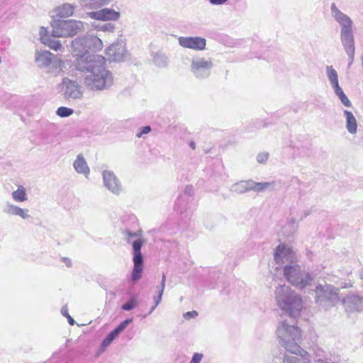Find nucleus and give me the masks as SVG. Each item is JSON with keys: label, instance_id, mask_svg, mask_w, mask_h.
<instances>
[{"label": "nucleus", "instance_id": "1", "mask_svg": "<svg viewBox=\"0 0 363 363\" xmlns=\"http://www.w3.org/2000/svg\"><path fill=\"white\" fill-rule=\"evenodd\" d=\"M106 60L101 55L87 59H79L76 69L85 74L84 85L91 90L101 91L113 84L112 74L106 68Z\"/></svg>", "mask_w": 363, "mask_h": 363}, {"label": "nucleus", "instance_id": "2", "mask_svg": "<svg viewBox=\"0 0 363 363\" xmlns=\"http://www.w3.org/2000/svg\"><path fill=\"white\" fill-rule=\"evenodd\" d=\"M331 16L339 23L341 27L340 40L345 52L348 55V67H350L354 58V40L352 29V21L351 18L342 13L335 5L331 4Z\"/></svg>", "mask_w": 363, "mask_h": 363}, {"label": "nucleus", "instance_id": "3", "mask_svg": "<svg viewBox=\"0 0 363 363\" xmlns=\"http://www.w3.org/2000/svg\"><path fill=\"white\" fill-rule=\"evenodd\" d=\"M274 298L278 307L291 317H297L303 308L301 296L289 286L281 284L276 287Z\"/></svg>", "mask_w": 363, "mask_h": 363}, {"label": "nucleus", "instance_id": "4", "mask_svg": "<svg viewBox=\"0 0 363 363\" xmlns=\"http://www.w3.org/2000/svg\"><path fill=\"white\" fill-rule=\"evenodd\" d=\"M125 240L128 243H132L133 269L131 272V279L136 282L142 277L143 271V257L141 253V247L145 244V240L141 238V231L131 233L127 230L125 233Z\"/></svg>", "mask_w": 363, "mask_h": 363}, {"label": "nucleus", "instance_id": "5", "mask_svg": "<svg viewBox=\"0 0 363 363\" xmlns=\"http://www.w3.org/2000/svg\"><path fill=\"white\" fill-rule=\"evenodd\" d=\"M284 276L292 286L298 289L310 286L314 281V277L297 263L284 268Z\"/></svg>", "mask_w": 363, "mask_h": 363}, {"label": "nucleus", "instance_id": "6", "mask_svg": "<svg viewBox=\"0 0 363 363\" xmlns=\"http://www.w3.org/2000/svg\"><path fill=\"white\" fill-rule=\"evenodd\" d=\"M50 26L53 37L71 38L84 30L85 23L74 19L54 20Z\"/></svg>", "mask_w": 363, "mask_h": 363}, {"label": "nucleus", "instance_id": "7", "mask_svg": "<svg viewBox=\"0 0 363 363\" xmlns=\"http://www.w3.org/2000/svg\"><path fill=\"white\" fill-rule=\"evenodd\" d=\"M340 289L332 284H318L315 289V301L319 306H335L340 300Z\"/></svg>", "mask_w": 363, "mask_h": 363}, {"label": "nucleus", "instance_id": "8", "mask_svg": "<svg viewBox=\"0 0 363 363\" xmlns=\"http://www.w3.org/2000/svg\"><path fill=\"white\" fill-rule=\"evenodd\" d=\"M35 62L40 67L53 69L55 76L60 74L64 67V62L48 50H36L35 52Z\"/></svg>", "mask_w": 363, "mask_h": 363}, {"label": "nucleus", "instance_id": "9", "mask_svg": "<svg viewBox=\"0 0 363 363\" xmlns=\"http://www.w3.org/2000/svg\"><path fill=\"white\" fill-rule=\"evenodd\" d=\"M213 67V62L211 58L197 56L191 59L190 71L195 78L204 79L211 75Z\"/></svg>", "mask_w": 363, "mask_h": 363}, {"label": "nucleus", "instance_id": "10", "mask_svg": "<svg viewBox=\"0 0 363 363\" xmlns=\"http://www.w3.org/2000/svg\"><path fill=\"white\" fill-rule=\"evenodd\" d=\"M274 259L277 264L284 269L286 266L296 264L298 257L289 246L279 244L275 249Z\"/></svg>", "mask_w": 363, "mask_h": 363}, {"label": "nucleus", "instance_id": "11", "mask_svg": "<svg viewBox=\"0 0 363 363\" xmlns=\"http://www.w3.org/2000/svg\"><path fill=\"white\" fill-rule=\"evenodd\" d=\"M59 86L65 99L74 101L82 99L84 94L83 88L77 81L68 77H64Z\"/></svg>", "mask_w": 363, "mask_h": 363}, {"label": "nucleus", "instance_id": "12", "mask_svg": "<svg viewBox=\"0 0 363 363\" xmlns=\"http://www.w3.org/2000/svg\"><path fill=\"white\" fill-rule=\"evenodd\" d=\"M103 184L105 188L115 196H120L123 191V184L116 174L111 170L102 172Z\"/></svg>", "mask_w": 363, "mask_h": 363}, {"label": "nucleus", "instance_id": "13", "mask_svg": "<svg viewBox=\"0 0 363 363\" xmlns=\"http://www.w3.org/2000/svg\"><path fill=\"white\" fill-rule=\"evenodd\" d=\"M71 52L73 57H76L74 62V65L75 67L76 64L79 60V59L84 58L86 60H90L91 57L98 55H90L89 53L85 35L76 38L72 40L71 44Z\"/></svg>", "mask_w": 363, "mask_h": 363}, {"label": "nucleus", "instance_id": "14", "mask_svg": "<svg viewBox=\"0 0 363 363\" xmlns=\"http://www.w3.org/2000/svg\"><path fill=\"white\" fill-rule=\"evenodd\" d=\"M86 16L97 21H117L120 17V13L108 8L102 9L96 11L86 13Z\"/></svg>", "mask_w": 363, "mask_h": 363}, {"label": "nucleus", "instance_id": "15", "mask_svg": "<svg viewBox=\"0 0 363 363\" xmlns=\"http://www.w3.org/2000/svg\"><path fill=\"white\" fill-rule=\"evenodd\" d=\"M179 44L185 48L201 51L205 50L206 40L201 37H179Z\"/></svg>", "mask_w": 363, "mask_h": 363}, {"label": "nucleus", "instance_id": "16", "mask_svg": "<svg viewBox=\"0 0 363 363\" xmlns=\"http://www.w3.org/2000/svg\"><path fill=\"white\" fill-rule=\"evenodd\" d=\"M126 54L125 47L123 43H113L106 50V55L110 61H123Z\"/></svg>", "mask_w": 363, "mask_h": 363}, {"label": "nucleus", "instance_id": "17", "mask_svg": "<svg viewBox=\"0 0 363 363\" xmlns=\"http://www.w3.org/2000/svg\"><path fill=\"white\" fill-rule=\"evenodd\" d=\"M74 4L65 3L58 6H56L51 11V16L53 18H68L74 14L76 9Z\"/></svg>", "mask_w": 363, "mask_h": 363}, {"label": "nucleus", "instance_id": "18", "mask_svg": "<svg viewBox=\"0 0 363 363\" xmlns=\"http://www.w3.org/2000/svg\"><path fill=\"white\" fill-rule=\"evenodd\" d=\"M342 302L347 312H353L359 310L362 300L358 296L349 295L343 298Z\"/></svg>", "mask_w": 363, "mask_h": 363}, {"label": "nucleus", "instance_id": "19", "mask_svg": "<svg viewBox=\"0 0 363 363\" xmlns=\"http://www.w3.org/2000/svg\"><path fill=\"white\" fill-rule=\"evenodd\" d=\"M73 167L78 174H83L86 178H88L90 174V169L82 154H79L77 156L76 160L73 162Z\"/></svg>", "mask_w": 363, "mask_h": 363}, {"label": "nucleus", "instance_id": "20", "mask_svg": "<svg viewBox=\"0 0 363 363\" xmlns=\"http://www.w3.org/2000/svg\"><path fill=\"white\" fill-rule=\"evenodd\" d=\"M85 38L88 51L97 52L102 50L103 42L99 38L93 35H86Z\"/></svg>", "mask_w": 363, "mask_h": 363}, {"label": "nucleus", "instance_id": "21", "mask_svg": "<svg viewBox=\"0 0 363 363\" xmlns=\"http://www.w3.org/2000/svg\"><path fill=\"white\" fill-rule=\"evenodd\" d=\"M250 179L242 180L233 184L230 186V191L235 194H241L250 191Z\"/></svg>", "mask_w": 363, "mask_h": 363}, {"label": "nucleus", "instance_id": "22", "mask_svg": "<svg viewBox=\"0 0 363 363\" xmlns=\"http://www.w3.org/2000/svg\"><path fill=\"white\" fill-rule=\"evenodd\" d=\"M111 0H79V5L88 9H97L108 4Z\"/></svg>", "mask_w": 363, "mask_h": 363}, {"label": "nucleus", "instance_id": "23", "mask_svg": "<svg viewBox=\"0 0 363 363\" xmlns=\"http://www.w3.org/2000/svg\"><path fill=\"white\" fill-rule=\"evenodd\" d=\"M344 115L346 118V128L350 134L357 133V123L355 117L352 112L345 110Z\"/></svg>", "mask_w": 363, "mask_h": 363}, {"label": "nucleus", "instance_id": "24", "mask_svg": "<svg viewBox=\"0 0 363 363\" xmlns=\"http://www.w3.org/2000/svg\"><path fill=\"white\" fill-rule=\"evenodd\" d=\"M251 191L255 192H262L267 189L274 190L275 186V182H256L250 179Z\"/></svg>", "mask_w": 363, "mask_h": 363}, {"label": "nucleus", "instance_id": "25", "mask_svg": "<svg viewBox=\"0 0 363 363\" xmlns=\"http://www.w3.org/2000/svg\"><path fill=\"white\" fill-rule=\"evenodd\" d=\"M326 75L333 90L340 88L338 82V74L333 66L326 67Z\"/></svg>", "mask_w": 363, "mask_h": 363}, {"label": "nucleus", "instance_id": "26", "mask_svg": "<svg viewBox=\"0 0 363 363\" xmlns=\"http://www.w3.org/2000/svg\"><path fill=\"white\" fill-rule=\"evenodd\" d=\"M11 197L16 202H24L28 200L26 189L21 185L11 193Z\"/></svg>", "mask_w": 363, "mask_h": 363}, {"label": "nucleus", "instance_id": "27", "mask_svg": "<svg viewBox=\"0 0 363 363\" xmlns=\"http://www.w3.org/2000/svg\"><path fill=\"white\" fill-rule=\"evenodd\" d=\"M133 322L132 318L126 319L121 322L113 330H112L108 335L113 340L118 335L123 332L128 324Z\"/></svg>", "mask_w": 363, "mask_h": 363}, {"label": "nucleus", "instance_id": "28", "mask_svg": "<svg viewBox=\"0 0 363 363\" xmlns=\"http://www.w3.org/2000/svg\"><path fill=\"white\" fill-rule=\"evenodd\" d=\"M133 322L132 318L126 319L121 322L113 330H112L108 335L113 340L118 335L123 332L128 324Z\"/></svg>", "mask_w": 363, "mask_h": 363}, {"label": "nucleus", "instance_id": "29", "mask_svg": "<svg viewBox=\"0 0 363 363\" xmlns=\"http://www.w3.org/2000/svg\"><path fill=\"white\" fill-rule=\"evenodd\" d=\"M153 62L158 67H165L168 65L167 57L162 53L157 52L153 55Z\"/></svg>", "mask_w": 363, "mask_h": 363}, {"label": "nucleus", "instance_id": "30", "mask_svg": "<svg viewBox=\"0 0 363 363\" xmlns=\"http://www.w3.org/2000/svg\"><path fill=\"white\" fill-rule=\"evenodd\" d=\"M335 94L338 96L340 100L341 101L342 104L347 106V107H351L352 103L349 100V99L347 97V96L345 94L342 88H339L334 91Z\"/></svg>", "mask_w": 363, "mask_h": 363}, {"label": "nucleus", "instance_id": "31", "mask_svg": "<svg viewBox=\"0 0 363 363\" xmlns=\"http://www.w3.org/2000/svg\"><path fill=\"white\" fill-rule=\"evenodd\" d=\"M74 113V110L72 108L65 107V106H60L59 107L56 111V114L60 116V118H66L71 115H72Z\"/></svg>", "mask_w": 363, "mask_h": 363}, {"label": "nucleus", "instance_id": "32", "mask_svg": "<svg viewBox=\"0 0 363 363\" xmlns=\"http://www.w3.org/2000/svg\"><path fill=\"white\" fill-rule=\"evenodd\" d=\"M44 45H48L50 49L55 51L63 50V47L60 41L57 40H51L49 38V40H48V43H44Z\"/></svg>", "mask_w": 363, "mask_h": 363}, {"label": "nucleus", "instance_id": "33", "mask_svg": "<svg viewBox=\"0 0 363 363\" xmlns=\"http://www.w3.org/2000/svg\"><path fill=\"white\" fill-rule=\"evenodd\" d=\"M17 208L18 206L7 202L3 208V212L9 216H15Z\"/></svg>", "mask_w": 363, "mask_h": 363}, {"label": "nucleus", "instance_id": "34", "mask_svg": "<svg viewBox=\"0 0 363 363\" xmlns=\"http://www.w3.org/2000/svg\"><path fill=\"white\" fill-rule=\"evenodd\" d=\"M138 304V301L135 297H132L127 303L121 306L124 311H131L135 308Z\"/></svg>", "mask_w": 363, "mask_h": 363}, {"label": "nucleus", "instance_id": "35", "mask_svg": "<svg viewBox=\"0 0 363 363\" xmlns=\"http://www.w3.org/2000/svg\"><path fill=\"white\" fill-rule=\"evenodd\" d=\"M164 289H162V288H160V287L159 288V290H158V292H157V296L153 297V301L155 303V306H153L150 308L149 314L152 313L154 311V310L156 308V307L161 302L162 297V295L164 294Z\"/></svg>", "mask_w": 363, "mask_h": 363}, {"label": "nucleus", "instance_id": "36", "mask_svg": "<svg viewBox=\"0 0 363 363\" xmlns=\"http://www.w3.org/2000/svg\"><path fill=\"white\" fill-rule=\"evenodd\" d=\"M48 30L47 28L41 26L39 31L40 41L44 44L48 43L50 36L48 35Z\"/></svg>", "mask_w": 363, "mask_h": 363}, {"label": "nucleus", "instance_id": "37", "mask_svg": "<svg viewBox=\"0 0 363 363\" xmlns=\"http://www.w3.org/2000/svg\"><path fill=\"white\" fill-rule=\"evenodd\" d=\"M28 209L22 208L18 206L15 216H19L22 219H28L30 218V215L28 214Z\"/></svg>", "mask_w": 363, "mask_h": 363}, {"label": "nucleus", "instance_id": "38", "mask_svg": "<svg viewBox=\"0 0 363 363\" xmlns=\"http://www.w3.org/2000/svg\"><path fill=\"white\" fill-rule=\"evenodd\" d=\"M99 30L108 32V33H113L115 30V26L111 23H106L99 28Z\"/></svg>", "mask_w": 363, "mask_h": 363}, {"label": "nucleus", "instance_id": "39", "mask_svg": "<svg viewBox=\"0 0 363 363\" xmlns=\"http://www.w3.org/2000/svg\"><path fill=\"white\" fill-rule=\"evenodd\" d=\"M150 131L151 127L150 125L141 127L136 133V137L138 138H142L144 135L148 134Z\"/></svg>", "mask_w": 363, "mask_h": 363}, {"label": "nucleus", "instance_id": "40", "mask_svg": "<svg viewBox=\"0 0 363 363\" xmlns=\"http://www.w3.org/2000/svg\"><path fill=\"white\" fill-rule=\"evenodd\" d=\"M269 158L268 152H260L257 156V161L259 163L263 164L265 163Z\"/></svg>", "mask_w": 363, "mask_h": 363}, {"label": "nucleus", "instance_id": "41", "mask_svg": "<svg viewBox=\"0 0 363 363\" xmlns=\"http://www.w3.org/2000/svg\"><path fill=\"white\" fill-rule=\"evenodd\" d=\"M203 358L201 353H194L189 363H200Z\"/></svg>", "mask_w": 363, "mask_h": 363}, {"label": "nucleus", "instance_id": "42", "mask_svg": "<svg viewBox=\"0 0 363 363\" xmlns=\"http://www.w3.org/2000/svg\"><path fill=\"white\" fill-rule=\"evenodd\" d=\"M112 342L113 340L108 335L101 343V347L102 350H104L108 346L111 345Z\"/></svg>", "mask_w": 363, "mask_h": 363}, {"label": "nucleus", "instance_id": "43", "mask_svg": "<svg viewBox=\"0 0 363 363\" xmlns=\"http://www.w3.org/2000/svg\"><path fill=\"white\" fill-rule=\"evenodd\" d=\"M198 315V313L196 311H189L184 314V318L186 319L194 318Z\"/></svg>", "mask_w": 363, "mask_h": 363}, {"label": "nucleus", "instance_id": "44", "mask_svg": "<svg viewBox=\"0 0 363 363\" xmlns=\"http://www.w3.org/2000/svg\"><path fill=\"white\" fill-rule=\"evenodd\" d=\"M228 0H209V2L213 5H222Z\"/></svg>", "mask_w": 363, "mask_h": 363}, {"label": "nucleus", "instance_id": "45", "mask_svg": "<svg viewBox=\"0 0 363 363\" xmlns=\"http://www.w3.org/2000/svg\"><path fill=\"white\" fill-rule=\"evenodd\" d=\"M166 282V276L164 274H162L160 288L164 289Z\"/></svg>", "mask_w": 363, "mask_h": 363}, {"label": "nucleus", "instance_id": "46", "mask_svg": "<svg viewBox=\"0 0 363 363\" xmlns=\"http://www.w3.org/2000/svg\"><path fill=\"white\" fill-rule=\"evenodd\" d=\"M61 313H62V314L64 316H65V317H67V315H69V313H68V310H67V306H63V307L62 308V309H61Z\"/></svg>", "mask_w": 363, "mask_h": 363}, {"label": "nucleus", "instance_id": "47", "mask_svg": "<svg viewBox=\"0 0 363 363\" xmlns=\"http://www.w3.org/2000/svg\"><path fill=\"white\" fill-rule=\"evenodd\" d=\"M62 260L67 267H71L72 262H71L70 259H69L68 258L64 257V258H62Z\"/></svg>", "mask_w": 363, "mask_h": 363}, {"label": "nucleus", "instance_id": "48", "mask_svg": "<svg viewBox=\"0 0 363 363\" xmlns=\"http://www.w3.org/2000/svg\"><path fill=\"white\" fill-rule=\"evenodd\" d=\"M67 320H68V322L71 325H74V323H75V321L69 315H67Z\"/></svg>", "mask_w": 363, "mask_h": 363}, {"label": "nucleus", "instance_id": "49", "mask_svg": "<svg viewBox=\"0 0 363 363\" xmlns=\"http://www.w3.org/2000/svg\"><path fill=\"white\" fill-rule=\"evenodd\" d=\"M92 26L96 29V30H99V28L101 26V25H100L99 23H94L92 24Z\"/></svg>", "mask_w": 363, "mask_h": 363}, {"label": "nucleus", "instance_id": "50", "mask_svg": "<svg viewBox=\"0 0 363 363\" xmlns=\"http://www.w3.org/2000/svg\"><path fill=\"white\" fill-rule=\"evenodd\" d=\"M190 147H191L193 150H194V149L196 148V144H195V143H194V142H193V141H191V142L190 143Z\"/></svg>", "mask_w": 363, "mask_h": 363}, {"label": "nucleus", "instance_id": "51", "mask_svg": "<svg viewBox=\"0 0 363 363\" xmlns=\"http://www.w3.org/2000/svg\"><path fill=\"white\" fill-rule=\"evenodd\" d=\"M341 288H342V289L347 288V285L345 284V285H344V286H341Z\"/></svg>", "mask_w": 363, "mask_h": 363}, {"label": "nucleus", "instance_id": "52", "mask_svg": "<svg viewBox=\"0 0 363 363\" xmlns=\"http://www.w3.org/2000/svg\"><path fill=\"white\" fill-rule=\"evenodd\" d=\"M362 67H363V56L362 57Z\"/></svg>", "mask_w": 363, "mask_h": 363}]
</instances>
